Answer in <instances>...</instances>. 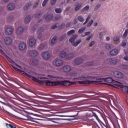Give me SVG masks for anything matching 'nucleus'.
Wrapping results in <instances>:
<instances>
[{
  "label": "nucleus",
  "instance_id": "393cba45",
  "mask_svg": "<svg viewBox=\"0 0 128 128\" xmlns=\"http://www.w3.org/2000/svg\"><path fill=\"white\" fill-rule=\"evenodd\" d=\"M76 38H78V35L76 34L72 35V37L69 39V42L72 44V42H74L76 40Z\"/></svg>",
  "mask_w": 128,
  "mask_h": 128
},
{
  "label": "nucleus",
  "instance_id": "338daca9",
  "mask_svg": "<svg viewBox=\"0 0 128 128\" xmlns=\"http://www.w3.org/2000/svg\"><path fill=\"white\" fill-rule=\"evenodd\" d=\"M94 44H95L94 41L91 42L90 43V48H92V46H94Z\"/></svg>",
  "mask_w": 128,
  "mask_h": 128
},
{
  "label": "nucleus",
  "instance_id": "20e7f679",
  "mask_svg": "<svg viewBox=\"0 0 128 128\" xmlns=\"http://www.w3.org/2000/svg\"><path fill=\"white\" fill-rule=\"evenodd\" d=\"M42 84H44L47 86H58V82H52L49 80H46L42 82Z\"/></svg>",
  "mask_w": 128,
  "mask_h": 128
},
{
  "label": "nucleus",
  "instance_id": "9b49d317",
  "mask_svg": "<svg viewBox=\"0 0 128 128\" xmlns=\"http://www.w3.org/2000/svg\"><path fill=\"white\" fill-rule=\"evenodd\" d=\"M28 54L30 56H32V58H36V56H38V51L32 50L28 51Z\"/></svg>",
  "mask_w": 128,
  "mask_h": 128
},
{
  "label": "nucleus",
  "instance_id": "de8ad7c7",
  "mask_svg": "<svg viewBox=\"0 0 128 128\" xmlns=\"http://www.w3.org/2000/svg\"><path fill=\"white\" fill-rule=\"evenodd\" d=\"M58 24H54L51 28L52 30H56V28H58Z\"/></svg>",
  "mask_w": 128,
  "mask_h": 128
},
{
  "label": "nucleus",
  "instance_id": "a211bd4d",
  "mask_svg": "<svg viewBox=\"0 0 128 128\" xmlns=\"http://www.w3.org/2000/svg\"><path fill=\"white\" fill-rule=\"evenodd\" d=\"M83 62L84 59L82 58H78L75 60V64H77V66H80V64H82Z\"/></svg>",
  "mask_w": 128,
  "mask_h": 128
},
{
  "label": "nucleus",
  "instance_id": "ea45409f",
  "mask_svg": "<svg viewBox=\"0 0 128 128\" xmlns=\"http://www.w3.org/2000/svg\"><path fill=\"white\" fill-rule=\"evenodd\" d=\"M66 36V34H63L61 36H60L59 40L60 42H62L64 40V38Z\"/></svg>",
  "mask_w": 128,
  "mask_h": 128
},
{
  "label": "nucleus",
  "instance_id": "b1692460",
  "mask_svg": "<svg viewBox=\"0 0 128 128\" xmlns=\"http://www.w3.org/2000/svg\"><path fill=\"white\" fill-rule=\"evenodd\" d=\"M109 62L112 64H116L118 62V60H116V58H110L109 59Z\"/></svg>",
  "mask_w": 128,
  "mask_h": 128
},
{
  "label": "nucleus",
  "instance_id": "423d86ee",
  "mask_svg": "<svg viewBox=\"0 0 128 128\" xmlns=\"http://www.w3.org/2000/svg\"><path fill=\"white\" fill-rule=\"evenodd\" d=\"M6 114H9V116H12V118H20V120H32L34 119V118H32L30 116H27V118H24L14 115L13 114L8 111H6Z\"/></svg>",
  "mask_w": 128,
  "mask_h": 128
},
{
  "label": "nucleus",
  "instance_id": "c756f323",
  "mask_svg": "<svg viewBox=\"0 0 128 128\" xmlns=\"http://www.w3.org/2000/svg\"><path fill=\"white\" fill-rule=\"evenodd\" d=\"M58 40V36H54L51 40L52 44H54L56 43V40Z\"/></svg>",
  "mask_w": 128,
  "mask_h": 128
},
{
  "label": "nucleus",
  "instance_id": "412c9836",
  "mask_svg": "<svg viewBox=\"0 0 128 128\" xmlns=\"http://www.w3.org/2000/svg\"><path fill=\"white\" fill-rule=\"evenodd\" d=\"M26 43L22 42L19 44V50H24L26 48Z\"/></svg>",
  "mask_w": 128,
  "mask_h": 128
},
{
  "label": "nucleus",
  "instance_id": "4d7b16f0",
  "mask_svg": "<svg viewBox=\"0 0 128 128\" xmlns=\"http://www.w3.org/2000/svg\"><path fill=\"white\" fill-rule=\"evenodd\" d=\"M56 2V0H52L50 2L51 6H54Z\"/></svg>",
  "mask_w": 128,
  "mask_h": 128
},
{
  "label": "nucleus",
  "instance_id": "052dcab7",
  "mask_svg": "<svg viewBox=\"0 0 128 128\" xmlns=\"http://www.w3.org/2000/svg\"><path fill=\"white\" fill-rule=\"evenodd\" d=\"M99 122H101L102 124H103V126H104L106 127V128H108V124H104V122H102L100 120H99Z\"/></svg>",
  "mask_w": 128,
  "mask_h": 128
},
{
  "label": "nucleus",
  "instance_id": "f3484780",
  "mask_svg": "<svg viewBox=\"0 0 128 128\" xmlns=\"http://www.w3.org/2000/svg\"><path fill=\"white\" fill-rule=\"evenodd\" d=\"M14 8H16V4L12 2L9 4L7 6V8L8 10H12L14 9Z\"/></svg>",
  "mask_w": 128,
  "mask_h": 128
},
{
  "label": "nucleus",
  "instance_id": "13d9d810",
  "mask_svg": "<svg viewBox=\"0 0 128 128\" xmlns=\"http://www.w3.org/2000/svg\"><path fill=\"white\" fill-rule=\"evenodd\" d=\"M32 62H33V64H38V60H36V59H33L32 60Z\"/></svg>",
  "mask_w": 128,
  "mask_h": 128
},
{
  "label": "nucleus",
  "instance_id": "4c0bfd02",
  "mask_svg": "<svg viewBox=\"0 0 128 128\" xmlns=\"http://www.w3.org/2000/svg\"><path fill=\"white\" fill-rule=\"evenodd\" d=\"M104 47L106 50H110L112 48V44H106Z\"/></svg>",
  "mask_w": 128,
  "mask_h": 128
},
{
  "label": "nucleus",
  "instance_id": "0e129e2a",
  "mask_svg": "<svg viewBox=\"0 0 128 128\" xmlns=\"http://www.w3.org/2000/svg\"><path fill=\"white\" fill-rule=\"evenodd\" d=\"M126 46V42H122V44H120V46H122L123 48H124V46Z\"/></svg>",
  "mask_w": 128,
  "mask_h": 128
},
{
  "label": "nucleus",
  "instance_id": "c03bdc74",
  "mask_svg": "<svg viewBox=\"0 0 128 128\" xmlns=\"http://www.w3.org/2000/svg\"><path fill=\"white\" fill-rule=\"evenodd\" d=\"M11 64H14V66H17V68H22V66L18 64H16L14 61L12 60V62H11Z\"/></svg>",
  "mask_w": 128,
  "mask_h": 128
},
{
  "label": "nucleus",
  "instance_id": "c9c22d12",
  "mask_svg": "<svg viewBox=\"0 0 128 128\" xmlns=\"http://www.w3.org/2000/svg\"><path fill=\"white\" fill-rule=\"evenodd\" d=\"M80 42H82V40H80V39L78 40L76 42H75L73 44L74 46H75V47L78 46V44H80Z\"/></svg>",
  "mask_w": 128,
  "mask_h": 128
},
{
  "label": "nucleus",
  "instance_id": "69168bd1",
  "mask_svg": "<svg viewBox=\"0 0 128 128\" xmlns=\"http://www.w3.org/2000/svg\"><path fill=\"white\" fill-rule=\"evenodd\" d=\"M72 80L73 82H80L78 81V78H74Z\"/></svg>",
  "mask_w": 128,
  "mask_h": 128
},
{
  "label": "nucleus",
  "instance_id": "2f4dec72",
  "mask_svg": "<svg viewBox=\"0 0 128 128\" xmlns=\"http://www.w3.org/2000/svg\"><path fill=\"white\" fill-rule=\"evenodd\" d=\"M77 19L80 22H84V17L82 15H80L77 16Z\"/></svg>",
  "mask_w": 128,
  "mask_h": 128
},
{
  "label": "nucleus",
  "instance_id": "8fccbe9b",
  "mask_svg": "<svg viewBox=\"0 0 128 128\" xmlns=\"http://www.w3.org/2000/svg\"><path fill=\"white\" fill-rule=\"evenodd\" d=\"M0 52L4 56H6V58H8V55H6V53H4V50H2L0 49Z\"/></svg>",
  "mask_w": 128,
  "mask_h": 128
},
{
  "label": "nucleus",
  "instance_id": "bf43d9fd",
  "mask_svg": "<svg viewBox=\"0 0 128 128\" xmlns=\"http://www.w3.org/2000/svg\"><path fill=\"white\" fill-rule=\"evenodd\" d=\"M99 38L100 40H102L104 38V37L102 36V32H100L99 34Z\"/></svg>",
  "mask_w": 128,
  "mask_h": 128
},
{
  "label": "nucleus",
  "instance_id": "4be33fe9",
  "mask_svg": "<svg viewBox=\"0 0 128 128\" xmlns=\"http://www.w3.org/2000/svg\"><path fill=\"white\" fill-rule=\"evenodd\" d=\"M12 32H14V29L10 27L6 29V34L10 36V34H12Z\"/></svg>",
  "mask_w": 128,
  "mask_h": 128
},
{
  "label": "nucleus",
  "instance_id": "79ce46f5",
  "mask_svg": "<svg viewBox=\"0 0 128 128\" xmlns=\"http://www.w3.org/2000/svg\"><path fill=\"white\" fill-rule=\"evenodd\" d=\"M93 23H94V20L92 19L90 20V22L88 23L86 25L87 28H90V26H92V24Z\"/></svg>",
  "mask_w": 128,
  "mask_h": 128
},
{
  "label": "nucleus",
  "instance_id": "6ab92c4d",
  "mask_svg": "<svg viewBox=\"0 0 128 128\" xmlns=\"http://www.w3.org/2000/svg\"><path fill=\"white\" fill-rule=\"evenodd\" d=\"M22 32H24V28H22V26L18 27L16 32V34H18V36H20L22 34Z\"/></svg>",
  "mask_w": 128,
  "mask_h": 128
},
{
  "label": "nucleus",
  "instance_id": "58836bf2",
  "mask_svg": "<svg viewBox=\"0 0 128 128\" xmlns=\"http://www.w3.org/2000/svg\"><path fill=\"white\" fill-rule=\"evenodd\" d=\"M128 30L126 29L122 35V38H126L128 36Z\"/></svg>",
  "mask_w": 128,
  "mask_h": 128
},
{
  "label": "nucleus",
  "instance_id": "bb28decb",
  "mask_svg": "<svg viewBox=\"0 0 128 128\" xmlns=\"http://www.w3.org/2000/svg\"><path fill=\"white\" fill-rule=\"evenodd\" d=\"M32 2L28 3L25 5V6L24 7V10H29L30 8L32 6Z\"/></svg>",
  "mask_w": 128,
  "mask_h": 128
},
{
  "label": "nucleus",
  "instance_id": "49530a36",
  "mask_svg": "<svg viewBox=\"0 0 128 128\" xmlns=\"http://www.w3.org/2000/svg\"><path fill=\"white\" fill-rule=\"evenodd\" d=\"M100 6H102V4H98L97 5H96L94 8V12H96V10H98V8H100Z\"/></svg>",
  "mask_w": 128,
  "mask_h": 128
},
{
  "label": "nucleus",
  "instance_id": "dca6fc26",
  "mask_svg": "<svg viewBox=\"0 0 128 128\" xmlns=\"http://www.w3.org/2000/svg\"><path fill=\"white\" fill-rule=\"evenodd\" d=\"M4 42L6 44H8V45L12 44V39L10 37H6V38L4 39Z\"/></svg>",
  "mask_w": 128,
  "mask_h": 128
},
{
  "label": "nucleus",
  "instance_id": "0eeeda50",
  "mask_svg": "<svg viewBox=\"0 0 128 128\" xmlns=\"http://www.w3.org/2000/svg\"><path fill=\"white\" fill-rule=\"evenodd\" d=\"M58 86H70V81L65 80L64 81L58 82Z\"/></svg>",
  "mask_w": 128,
  "mask_h": 128
},
{
  "label": "nucleus",
  "instance_id": "9d476101",
  "mask_svg": "<svg viewBox=\"0 0 128 128\" xmlns=\"http://www.w3.org/2000/svg\"><path fill=\"white\" fill-rule=\"evenodd\" d=\"M54 18V14H45L44 15V18L47 20V22H52Z\"/></svg>",
  "mask_w": 128,
  "mask_h": 128
},
{
  "label": "nucleus",
  "instance_id": "f257e3e1",
  "mask_svg": "<svg viewBox=\"0 0 128 128\" xmlns=\"http://www.w3.org/2000/svg\"><path fill=\"white\" fill-rule=\"evenodd\" d=\"M11 66L12 68H14V70H16V72H22V74H24L25 76H26L30 78L32 80H33L34 82H38V84H42L40 82V80L38 78H36L30 74H28L26 73V72L24 70H22L20 69L16 68V66H14L12 64H11Z\"/></svg>",
  "mask_w": 128,
  "mask_h": 128
},
{
  "label": "nucleus",
  "instance_id": "39448f33",
  "mask_svg": "<svg viewBox=\"0 0 128 128\" xmlns=\"http://www.w3.org/2000/svg\"><path fill=\"white\" fill-rule=\"evenodd\" d=\"M114 86H118V88H122V90L124 92H128V86L122 85V84L120 82H115Z\"/></svg>",
  "mask_w": 128,
  "mask_h": 128
},
{
  "label": "nucleus",
  "instance_id": "7ed1b4c3",
  "mask_svg": "<svg viewBox=\"0 0 128 128\" xmlns=\"http://www.w3.org/2000/svg\"><path fill=\"white\" fill-rule=\"evenodd\" d=\"M70 86H74V84H92V81L90 80H86L85 81H79V82H70Z\"/></svg>",
  "mask_w": 128,
  "mask_h": 128
},
{
  "label": "nucleus",
  "instance_id": "72a5a7b5",
  "mask_svg": "<svg viewBox=\"0 0 128 128\" xmlns=\"http://www.w3.org/2000/svg\"><path fill=\"white\" fill-rule=\"evenodd\" d=\"M88 10H90V5H87L81 10V12H86Z\"/></svg>",
  "mask_w": 128,
  "mask_h": 128
},
{
  "label": "nucleus",
  "instance_id": "37998d69",
  "mask_svg": "<svg viewBox=\"0 0 128 128\" xmlns=\"http://www.w3.org/2000/svg\"><path fill=\"white\" fill-rule=\"evenodd\" d=\"M85 30H86V27H83L82 28H80L78 30V34H82V32H84Z\"/></svg>",
  "mask_w": 128,
  "mask_h": 128
},
{
  "label": "nucleus",
  "instance_id": "7c9ffc66",
  "mask_svg": "<svg viewBox=\"0 0 128 128\" xmlns=\"http://www.w3.org/2000/svg\"><path fill=\"white\" fill-rule=\"evenodd\" d=\"M30 20H32V16H26L24 19L25 24H28V22H30Z\"/></svg>",
  "mask_w": 128,
  "mask_h": 128
},
{
  "label": "nucleus",
  "instance_id": "774afa93",
  "mask_svg": "<svg viewBox=\"0 0 128 128\" xmlns=\"http://www.w3.org/2000/svg\"><path fill=\"white\" fill-rule=\"evenodd\" d=\"M92 34H91L90 36H88V37L86 38V40H90V38H92Z\"/></svg>",
  "mask_w": 128,
  "mask_h": 128
},
{
  "label": "nucleus",
  "instance_id": "6e6d98bb",
  "mask_svg": "<svg viewBox=\"0 0 128 128\" xmlns=\"http://www.w3.org/2000/svg\"><path fill=\"white\" fill-rule=\"evenodd\" d=\"M60 18H62V16L60 15H56L55 16V20H60Z\"/></svg>",
  "mask_w": 128,
  "mask_h": 128
},
{
  "label": "nucleus",
  "instance_id": "1a4fd4ad",
  "mask_svg": "<svg viewBox=\"0 0 128 128\" xmlns=\"http://www.w3.org/2000/svg\"><path fill=\"white\" fill-rule=\"evenodd\" d=\"M44 30V27H40L37 32V34H38V38L42 40V32Z\"/></svg>",
  "mask_w": 128,
  "mask_h": 128
},
{
  "label": "nucleus",
  "instance_id": "c85d7f7f",
  "mask_svg": "<svg viewBox=\"0 0 128 128\" xmlns=\"http://www.w3.org/2000/svg\"><path fill=\"white\" fill-rule=\"evenodd\" d=\"M74 54L72 52H71L66 55V58L68 60H72V58H74Z\"/></svg>",
  "mask_w": 128,
  "mask_h": 128
},
{
  "label": "nucleus",
  "instance_id": "cd10ccee",
  "mask_svg": "<svg viewBox=\"0 0 128 128\" xmlns=\"http://www.w3.org/2000/svg\"><path fill=\"white\" fill-rule=\"evenodd\" d=\"M66 52L64 51L61 52L59 54V56L60 58H66Z\"/></svg>",
  "mask_w": 128,
  "mask_h": 128
},
{
  "label": "nucleus",
  "instance_id": "5fc2aeb1",
  "mask_svg": "<svg viewBox=\"0 0 128 128\" xmlns=\"http://www.w3.org/2000/svg\"><path fill=\"white\" fill-rule=\"evenodd\" d=\"M12 20H14V16H10L8 18V22H12Z\"/></svg>",
  "mask_w": 128,
  "mask_h": 128
},
{
  "label": "nucleus",
  "instance_id": "a18cd8bd",
  "mask_svg": "<svg viewBox=\"0 0 128 128\" xmlns=\"http://www.w3.org/2000/svg\"><path fill=\"white\" fill-rule=\"evenodd\" d=\"M39 48L40 50H46V45H44V44H41L40 45Z\"/></svg>",
  "mask_w": 128,
  "mask_h": 128
},
{
  "label": "nucleus",
  "instance_id": "f704fd0d",
  "mask_svg": "<svg viewBox=\"0 0 128 128\" xmlns=\"http://www.w3.org/2000/svg\"><path fill=\"white\" fill-rule=\"evenodd\" d=\"M40 0H36L34 4V5L33 6L34 8H36L38 6V4H40Z\"/></svg>",
  "mask_w": 128,
  "mask_h": 128
},
{
  "label": "nucleus",
  "instance_id": "ddd939ff",
  "mask_svg": "<svg viewBox=\"0 0 128 128\" xmlns=\"http://www.w3.org/2000/svg\"><path fill=\"white\" fill-rule=\"evenodd\" d=\"M92 80V76H88L87 77L84 76H82L78 78V80Z\"/></svg>",
  "mask_w": 128,
  "mask_h": 128
},
{
  "label": "nucleus",
  "instance_id": "5701e85b",
  "mask_svg": "<svg viewBox=\"0 0 128 128\" xmlns=\"http://www.w3.org/2000/svg\"><path fill=\"white\" fill-rule=\"evenodd\" d=\"M110 54L111 56H116V54H118V50L116 49H114V50H112L110 52Z\"/></svg>",
  "mask_w": 128,
  "mask_h": 128
},
{
  "label": "nucleus",
  "instance_id": "e433bc0d",
  "mask_svg": "<svg viewBox=\"0 0 128 128\" xmlns=\"http://www.w3.org/2000/svg\"><path fill=\"white\" fill-rule=\"evenodd\" d=\"M74 32H76V30H72L67 32V36H72V34H74Z\"/></svg>",
  "mask_w": 128,
  "mask_h": 128
},
{
  "label": "nucleus",
  "instance_id": "f03ea898",
  "mask_svg": "<svg viewBox=\"0 0 128 128\" xmlns=\"http://www.w3.org/2000/svg\"><path fill=\"white\" fill-rule=\"evenodd\" d=\"M96 80H98L99 82H108V84H112V82H114L116 84V82L117 81H114L112 80V78L110 77H108L107 78H98Z\"/></svg>",
  "mask_w": 128,
  "mask_h": 128
},
{
  "label": "nucleus",
  "instance_id": "3c124183",
  "mask_svg": "<svg viewBox=\"0 0 128 128\" xmlns=\"http://www.w3.org/2000/svg\"><path fill=\"white\" fill-rule=\"evenodd\" d=\"M92 64H94V63H92V62H87L85 64H84V65L86 66H92Z\"/></svg>",
  "mask_w": 128,
  "mask_h": 128
},
{
  "label": "nucleus",
  "instance_id": "680f3d73",
  "mask_svg": "<svg viewBox=\"0 0 128 128\" xmlns=\"http://www.w3.org/2000/svg\"><path fill=\"white\" fill-rule=\"evenodd\" d=\"M88 34H90V32H85L84 36H82V38H84L86 36H88Z\"/></svg>",
  "mask_w": 128,
  "mask_h": 128
},
{
  "label": "nucleus",
  "instance_id": "e2e57ef3",
  "mask_svg": "<svg viewBox=\"0 0 128 128\" xmlns=\"http://www.w3.org/2000/svg\"><path fill=\"white\" fill-rule=\"evenodd\" d=\"M72 22H68L66 26V28H70V26H72Z\"/></svg>",
  "mask_w": 128,
  "mask_h": 128
},
{
  "label": "nucleus",
  "instance_id": "4468645a",
  "mask_svg": "<svg viewBox=\"0 0 128 128\" xmlns=\"http://www.w3.org/2000/svg\"><path fill=\"white\" fill-rule=\"evenodd\" d=\"M36 44V38H32L29 40V45L32 48Z\"/></svg>",
  "mask_w": 128,
  "mask_h": 128
},
{
  "label": "nucleus",
  "instance_id": "aec40b11",
  "mask_svg": "<svg viewBox=\"0 0 128 128\" xmlns=\"http://www.w3.org/2000/svg\"><path fill=\"white\" fill-rule=\"evenodd\" d=\"M55 64L56 66H62V60L60 59H57L55 61Z\"/></svg>",
  "mask_w": 128,
  "mask_h": 128
},
{
  "label": "nucleus",
  "instance_id": "6e6552de",
  "mask_svg": "<svg viewBox=\"0 0 128 128\" xmlns=\"http://www.w3.org/2000/svg\"><path fill=\"white\" fill-rule=\"evenodd\" d=\"M113 74L114 76H115V78H124V74H122V72L114 71L113 72Z\"/></svg>",
  "mask_w": 128,
  "mask_h": 128
},
{
  "label": "nucleus",
  "instance_id": "a19ab883",
  "mask_svg": "<svg viewBox=\"0 0 128 128\" xmlns=\"http://www.w3.org/2000/svg\"><path fill=\"white\" fill-rule=\"evenodd\" d=\"M62 12V10L61 8H56L55 9V12H56V14H60Z\"/></svg>",
  "mask_w": 128,
  "mask_h": 128
},
{
  "label": "nucleus",
  "instance_id": "f8f14e48",
  "mask_svg": "<svg viewBox=\"0 0 128 128\" xmlns=\"http://www.w3.org/2000/svg\"><path fill=\"white\" fill-rule=\"evenodd\" d=\"M64 72H70L72 70V67L68 65H66L62 68Z\"/></svg>",
  "mask_w": 128,
  "mask_h": 128
},
{
  "label": "nucleus",
  "instance_id": "473e14b6",
  "mask_svg": "<svg viewBox=\"0 0 128 128\" xmlns=\"http://www.w3.org/2000/svg\"><path fill=\"white\" fill-rule=\"evenodd\" d=\"M92 116H94V118H96V120H98V122H100V118H98V114H96V112L94 111H92Z\"/></svg>",
  "mask_w": 128,
  "mask_h": 128
},
{
  "label": "nucleus",
  "instance_id": "864d4df0",
  "mask_svg": "<svg viewBox=\"0 0 128 128\" xmlns=\"http://www.w3.org/2000/svg\"><path fill=\"white\" fill-rule=\"evenodd\" d=\"M64 26H66V23L63 22L62 24H61L60 26V30H62L64 28Z\"/></svg>",
  "mask_w": 128,
  "mask_h": 128
},
{
  "label": "nucleus",
  "instance_id": "a878e982",
  "mask_svg": "<svg viewBox=\"0 0 128 128\" xmlns=\"http://www.w3.org/2000/svg\"><path fill=\"white\" fill-rule=\"evenodd\" d=\"M76 6L74 8V10L76 12L80 9L82 8V5L80 4V2H77L76 4Z\"/></svg>",
  "mask_w": 128,
  "mask_h": 128
},
{
  "label": "nucleus",
  "instance_id": "603ef678",
  "mask_svg": "<svg viewBox=\"0 0 128 128\" xmlns=\"http://www.w3.org/2000/svg\"><path fill=\"white\" fill-rule=\"evenodd\" d=\"M48 0H44L42 4V6L43 8H44L46 6V4H48Z\"/></svg>",
  "mask_w": 128,
  "mask_h": 128
},
{
  "label": "nucleus",
  "instance_id": "09e8293b",
  "mask_svg": "<svg viewBox=\"0 0 128 128\" xmlns=\"http://www.w3.org/2000/svg\"><path fill=\"white\" fill-rule=\"evenodd\" d=\"M42 14V12H40L39 13L35 14L34 16H35V18H40V16Z\"/></svg>",
  "mask_w": 128,
  "mask_h": 128
},
{
  "label": "nucleus",
  "instance_id": "2eb2a0df",
  "mask_svg": "<svg viewBox=\"0 0 128 128\" xmlns=\"http://www.w3.org/2000/svg\"><path fill=\"white\" fill-rule=\"evenodd\" d=\"M42 56L44 60H48L50 57V54L48 52H45L42 54Z\"/></svg>",
  "mask_w": 128,
  "mask_h": 128
}]
</instances>
